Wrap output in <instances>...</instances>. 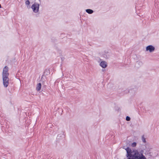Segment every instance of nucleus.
<instances>
[{
  "instance_id": "18",
  "label": "nucleus",
  "mask_w": 159,
  "mask_h": 159,
  "mask_svg": "<svg viewBox=\"0 0 159 159\" xmlns=\"http://www.w3.org/2000/svg\"><path fill=\"white\" fill-rule=\"evenodd\" d=\"M134 91H135V90L134 89Z\"/></svg>"
},
{
  "instance_id": "6",
  "label": "nucleus",
  "mask_w": 159,
  "mask_h": 159,
  "mask_svg": "<svg viewBox=\"0 0 159 159\" xmlns=\"http://www.w3.org/2000/svg\"><path fill=\"white\" fill-rule=\"evenodd\" d=\"M155 49V47L152 45L147 46L146 48V51H149L150 52H153Z\"/></svg>"
},
{
  "instance_id": "5",
  "label": "nucleus",
  "mask_w": 159,
  "mask_h": 159,
  "mask_svg": "<svg viewBox=\"0 0 159 159\" xmlns=\"http://www.w3.org/2000/svg\"><path fill=\"white\" fill-rule=\"evenodd\" d=\"M8 67L6 66L3 68L2 74V77L3 76H8L9 73L8 72Z\"/></svg>"
},
{
  "instance_id": "12",
  "label": "nucleus",
  "mask_w": 159,
  "mask_h": 159,
  "mask_svg": "<svg viewBox=\"0 0 159 159\" xmlns=\"http://www.w3.org/2000/svg\"><path fill=\"white\" fill-rule=\"evenodd\" d=\"M155 6H157V7H159V0H155Z\"/></svg>"
},
{
  "instance_id": "3",
  "label": "nucleus",
  "mask_w": 159,
  "mask_h": 159,
  "mask_svg": "<svg viewBox=\"0 0 159 159\" xmlns=\"http://www.w3.org/2000/svg\"><path fill=\"white\" fill-rule=\"evenodd\" d=\"M152 148H146L144 154L149 157H151L153 155V153L152 152Z\"/></svg>"
},
{
  "instance_id": "16",
  "label": "nucleus",
  "mask_w": 159,
  "mask_h": 159,
  "mask_svg": "<svg viewBox=\"0 0 159 159\" xmlns=\"http://www.w3.org/2000/svg\"><path fill=\"white\" fill-rule=\"evenodd\" d=\"M130 117L129 116H127L126 117V120H127V121H129L130 120Z\"/></svg>"
},
{
  "instance_id": "17",
  "label": "nucleus",
  "mask_w": 159,
  "mask_h": 159,
  "mask_svg": "<svg viewBox=\"0 0 159 159\" xmlns=\"http://www.w3.org/2000/svg\"><path fill=\"white\" fill-rule=\"evenodd\" d=\"M126 92H128V93H129L130 92V91H132V89H130V90H126Z\"/></svg>"
},
{
  "instance_id": "11",
  "label": "nucleus",
  "mask_w": 159,
  "mask_h": 159,
  "mask_svg": "<svg viewBox=\"0 0 159 159\" xmlns=\"http://www.w3.org/2000/svg\"><path fill=\"white\" fill-rule=\"evenodd\" d=\"M86 11L89 14H92L93 12V11L92 10L89 9H86Z\"/></svg>"
},
{
  "instance_id": "14",
  "label": "nucleus",
  "mask_w": 159,
  "mask_h": 159,
  "mask_svg": "<svg viewBox=\"0 0 159 159\" xmlns=\"http://www.w3.org/2000/svg\"><path fill=\"white\" fill-rule=\"evenodd\" d=\"M137 143L136 142H134L131 144V146L132 147H135L136 146Z\"/></svg>"
},
{
  "instance_id": "10",
  "label": "nucleus",
  "mask_w": 159,
  "mask_h": 159,
  "mask_svg": "<svg viewBox=\"0 0 159 159\" xmlns=\"http://www.w3.org/2000/svg\"><path fill=\"white\" fill-rule=\"evenodd\" d=\"M143 65V63L142 61H138L136 62V65L139 67V66H142Z\"/></svg>"
},
{
  "instance_id": "13",
  "label": "nucleus",
  "mask_w": 159,
  "mask_h": 159,
  "mask_svg": "<svg viewBox=\"0 0 159 159\" xmlns=\"http://www.w3.org/2000/svg\"><path fill=\"white\" fill-rule=\"evenodd\" d=\"M142 139L143 141V143H146V139L144 137V135H143L142 137Z\"/></svg>"
},
{
  "instance_id": "9",
  "label": "nucleus",
  "mask_w": 159,
  "mask_h": 159,
  "mask_svg": "<svg viewBox=\"0 0 159 159\" xmlns=\"http://www.w3.org/2000/svg\"><path fill=\"white\" fill-rule=\"evenodd\" d=\"M41 84L40 83H39L37 84L36 87V90L37 91H39L41 89Z\"/></svg>"
},
{
  "instance_id": "8",
  "label": "nucleus",
  "mask_w": 159,
  "mask_h": 159,
  "mask_svg": "<svg viewBox=\"0 0 159 159\" xmlns=\"http://www.w3.org/2000/svg\"><path fill=\"white\" fill-rule=\"evenodd\" d=\"M65 135L63 133L62 134H60L58 135L57 137V139H60L63 138H64Z\"/></svg>"
},
{
  "instance_id": "15",
  "label": "nucleus",
  "mask_w": 159,
  "mask_h": 159,
  "mask_svg": "<svg viewBox=\"0 0 159 159\" xmlns=\"http://www.w3.org/2000/svg\"><path fill=\"white\" fill-rule=\"evenodd\" d=\"M30 3V2L29 0H26L25 2V4L27 5H29Z\"/></svg>"
},
{
  "instance_id": "7",
  "label": "nucleus",
  "mask_w": 159,
  "mask_h": 159,
  "mask_svg": "<svg viewBox=\"0 0 159 159\" xmlns=\"http://www.w3.org/2000/svg\"><path fill=\"white\" fill-rule=\"evenodd\" d=\"M100 65L102 68H105L107 66V63L106 61H102L100 63Z\"/></svg>"
},
{
  "instance_id": "2",
  "label": "nucleus",
  "mask_w": 159,
  "mask_h": 159,
  "mask_svg": "<svg viewBox=\"0 0 159 159\" xmlns=\"http://www.w3.org/2000/svg\"><path fill=\"white\" fill-rule=\"evenodd\" d=\"M39 4L35 3L32 5L31 8L34 13H37L39 11Z\"/></svg>"
},
{
  "instance_id": "4",
  "label": "nucleus",
  "mask_w": 159,
  "mask_h": 159,
  "mask_svg": "<svg viewBox=\"0 0 159 159\" xmlns=\"http://www.w3.org/2000/svg\"><path fill=\"white\" fill-rule=\"evenodd\" d=\"M8 76L2 77L3 84L5 87H7L9 84V78Z\"/></svg>"
},
{
  "instance_id": "1",
  "label": "nucleus",
  "mask_w": 159,
  "mask_h": 159,
  "mask_svg": "<svg viewBox=\"0 0 159 159\" xmlns=\"http://www.w3.org/2000/svg\"><path fill=\"white\" fill-rule=\"evenodd\" d=\"M123 148L126 151L127 159H147L143 155V150L139 151L136 149L132 150L128 147L126 148L125 146H123Z\"/></svg>"
}]
</instances>
